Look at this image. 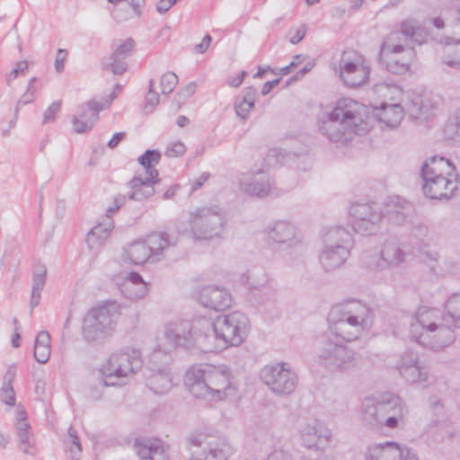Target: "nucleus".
<instances>
[{
    "label": "nucleus",
    "instance_id": "1",
    "mask_svg": "<svg viewBox=\"0 0 460 460\" xmlns=\"http://www.w3.org/2000/svg\"><path fill=\"white\" fill-rule=\"evenodd\" d=\"M367 107L349 98L336 102L333 110L324 115L319 130L331 142L346 145L355 135H366L371 128Z\"/></svg>",
    "mask_w": 460,
    "mask_h": 460
},
{
    "label": "nucleus",
    "instance_id": "2",
    "mask_svg": "<svg viewBox=\"0 0 460 460\" xmlns=\"http://www.w3.org/2000/svg\"><path fill=\"white\" fill-rule=\"evenodd\" d=\"M233 375L226 366H193L184 376V384L196 398L219 402L234 395L236 387Z\"/></svg>",
    "mask_w": 460,
    "mask_h": 460
},
{
    "label": "nucleus",
    "instance_id": "3",
    "mask_svg": "<svg viewBox=\"0 0 460 460\" xmlns=\"http://www.w3.org/2000/svg\"><path fill=\"white\" fill-rule=\"evenodd\" d=\"M456 167L443 156H432L421 166L422 190L431 199H450L458 189Z\"/></svg>",
    "mask_w": 460,
    "mask_h": 460
},
{
    "label": "nucleus",
    "instance_id": "4",
    "mask_svg": "<svg viewBox=\"0 0 460 460\" xmlns=\"http://www.w3.org/2000/svg\"><path fill=\"white\" fill-rule=\"evenodd\" d=\"M198 324L206 332L208 342L214 347V352L229 345H240L245 339L249 320L244 314L234 311L218 315L215 321L199 320Z\"/></svg>",
    "mask_w": 460,
    "mask_h": 460
},
{
    "label": "nucleus",
    "instance_id": "5",
    "mask_svg": "<svg viewBox=\"0 0 460 460\" xmlns=\"http://www.w3.org/2000/svg\"><path fill=\"white\" fill-rule=\"evenodd\" d=\"M338 338L326 333L316 345V354L321 364L332 371H346L356 367V352Z\"/></svg>",
    "mask_w": 460,
    "mask_h": 460
},
{
    "label": "nucleus",
    "instance_id": "6",
    "mask_svg": "<svg viewBox=\"0 0 460 460\" xmlns=\"http://www.w3.org/2000/svg\"><path fill=\"white\" fill-rule=\"evenodd\" d=\"M118 316V306L114 302L92 308L84 318V339L89 343L102 342L111 334Z\"/></svg>",
    "mask_w": 460,
    "mask_h": 460
},
{
    "label": "nucleus",
    "instance_id": "7",
    "mask_svg": "<svg viewBox=\"0 0 460 460\" xmlns=\"http://www.w3.org/2000/svg\"><path fill=\"white\" fill-rule=\"evenodd\" d=\"M164 337L173 347L187 349L195 348L202 352H213L214 347L208 344L206 332L199 325V330L194 331L193 324L187 320H178L166 324Z\"/></svg>",
    "mask_w": 460,
    "mask_h": 460
},
{
    "label": "nucleus",
    "instance_id": "8",
    "mask_svg": "<svg viewBox=\"0 0 460 460\" xmlns=\"http://www.w3.org/2000/svg\"><path fill=\"white\" fill-rule=\"evenodd\" d=\"M142 367L140 351L132 349L111 355L100 369L103 385L106 386L120 385L123 378L136 374Z\"/></svg>",
    "mask_w": 460,
    "mask_h": 460
},
{
    "label": "nucleus",
    "instance_id": "9",
    "mask_svg": "<svg viewBox=\"0 0 460 460\" xmlns=\"http://www.w3.org/2000/svg\"><path fill=\"white\" fill-rule=\"evenodd\" d=\"M375 314L372 308L359 301L333 305L328 314V323L344 322L347 324L368 331Z\"/></svg>",
    "mask_w": 460,
    "mask_h": 460
},
{
    "label": "nucleus",
    "instance_id": "10",
    "mask_svg": "<svg viewBox=\"0 0 460 460\" xmlns=\"http://www.w3.org/2000/svg\"><path fill=\"white\" fill-rule=\"evenodd\" d=\"M190 224L195 239L208 240L220 234L226 218L223 211L217 208H202L191 214Z\"/></svg>",
    "mask_w": 460,
    "mask_h": 460
},
{
    "label": "nucleus",
    "instance_id": "11",
    "mask_svg": "<svg viewBox=\"0 0 460 460\" xmlns=\"http://www.w3.org/2000/svg\"><path fill=\"white\" fill-rule=\"evenodd\" d=\"M285 363L265 366L261 370V379L276 395L285 396L293 394L298 385L297 375Z\"/></svg>",
    "mask_w": 460,
    "mask_h": 460
},
{
    "label": "nucleus",
    "instance_id": "12",
    "mask_svg": "<svg viewBox=\"0 0 460 460\" xmlns=\"http://www.w3.org/2000/svg\"><path fill=\"white\" fill-rule=\"evenodd\" d=\"M169 356L160 350L151 355L149 367L144 373L146 385L156 394H164L173 385L172 376L168 367Z\"/></svg>",
    "mask_w": 460,
    "mask_h": 460
},
{
    "label": "nucleus",
    "instance_id": "13",
    "mask_svg": "<svg viewBox=\"0 0 460 460\" xmlns=\"http://www.w3.org/2000/svg\"><path fill=\"white\" fill-rule=\"evenodd\" d=\"M349 215L353 230L363 235L374 234L384 217L376 203H354L349 208Z\"/></svg>",
    "mask_w": 460,
    "mask_h": 460
},
{
    "label": "nucleus",
    "instance_id": "14",
    "mask_svg": "<svg viewBox=\"0 0 460 460\" xmlns=\"http://www.w3.org/2000/svg\"><path fill=\"white\" fill-rule=\"evenodd\" d=\"M302 445L313 452V456H304L305 460H318L332 441V432L324 426L316 423L307 425L301 431Z\"/></svg>",
    "mask_w": 460,
    "mask_h": 460
},
{
    "label": "nucleus",
    "instance_id": "15",
    "mask_svg": "<svg viewBox=\"0 0 460 460\" xmlns=\"http://www.w3.org/2000/svg\"><path fill=\"white\" fill-rule=\"evenodd\" d=\"M399 37H403L404 43H417L422 44L424 41L425 34L424 30L413 20H406L401 22L400 31H393L385 42L382 45V50L388 51L391 54L402 53L403 49L402 43H395Z\"/></svg>",
    "mask_w": 460,
    "mask_h": 460
},
{
    "label": "nucleus",
    "instance_id": "16",
    "mask_svg": "<svg viewBox=\"0 0 460 460\" xmlns=\"http://www.w3.org/2000/svg\"><path fill=\"white\" fill-rule=\"evenodd\" d=\"M241 279L249 289L262 293L265 296L262 301L270 300L275 296L274 283L262 268L247 270L242 275Z\"/></svg>",
    "mask_w": 460,
    "mask_h": 460
},
{
    "label": "nucleus",
    "instance_id": "17",
    "mask_svg": "<svg viewBox=\"0 0 460 460\" xmlns=\"http://www.w3.org/2000/svg\"><path fill=\"white\" fill-rule=\"evenodd\" d=\"M199 302L206 308L221 311L231 305L232 296L226 288L210 285L201 288Z\"/></svg>",
    "mask_w": 460,
    "mask_h": 460
},
{
    "label": "nucleus",
    "instance_id": "18",
    "mask_svg": "<svg viewBox=\"0 0 460 460\" xmlns=\"http://www.w3.org/2000/svg\"><path fill=\"white\" fill-rule=\"evenodd\" d=\"M266 233L269 239L279 245L292 247L300 242L296 228L288 221L279 220L269 225Z\"/></svg>",
    "mask_w": 460,
    "mask_h": 460
},
{
    "label": "nucleus",
    "instance_id": "19",
    "mask_svg": "<svg viewBox=\"0 0 460 460\" xmlns=\"http://www.w3.org/2000/svg\"><path fill=\"white\" fill-rule=\"evenodd\" d=\"M369 74L368 66L351 61H341L340 76L343 83L350 88H357L366 84Z\"/></svg>",
    "mask_w": 460,
    "mask_h": 460
},
{
    "label": "nucleus",
    "instance_id": "20",
    "mask_svg": "<svg viewBox=\"0 0 460 460\" xmlns=\"http://www.w3.org/2000/svg\"><path fill=\"white\" fill-rule=\"evenodd\" d=\"M413 205L399 197L389 198L385 205L384 217H386L392 224L401 226L413 213Z\"/></svg>",
    "mask_w": 460,
    "mask_h": 460
},
{
    "label": "nucleus",
    "instance_id": "21",
    "mask_svg": "<svg viewBox=\"0 0 460 460\" xmlns=\"http://www.w3.org/2000/svg\"><path fill=\"white\" fill-rule=\"evenodd\" d=\"M133 447L141 460H169L167 448L157 438H137Z\"/></svg>",
    "mask_w": 460,
    "mask_h": 460
},
{
    "label": "nucleus",
    "instance_id": "22",
    "mask_svg": "<svg viewBox=\"0 0 460 460\" xmlns=\"http://www.w3.org/2000/svg\"><path fill=\"white\" fill-rule=\"evenodd\" d=\"M382 405L387 406L384 414V425L389 429L397 428L408 413L405 403L397 395L390 394L388 399L382 400Z\"/></svg>",
    "mask_w": 460,
    "mask_h": 460
},
{
    "label": "nucleus",
    "instance_id": "23",
    "mask_svg": "<svg viewBox=\"0 0 460 460\" xmlns=\"http://www.w3.org/2000/svg\"><path fill=\"white\" fill-rule=\"evenodd\" d=\"M134 47L135 41L131 38L126 39L112 52L109 62L104 64V68L110 69L115 75L125 73L128 67L125 59L131 55Z\"/></svg>",
    "mask_w": 460,
    "mask_h": 460
},
{
    "label": "nucleus",
    "instance_id": "24",
    "mask_svg": "<svg viewBox=\"0 0 460 460\" xmlns=\"http://www.w3.org/2000/svg\"><path fill=\"white\" fill-rule=\"evenodd\" d=\"M242 190L246 194L260 199L266 198L273 193V182L270 176L262 171L241 183Z\"/></svg>",
    "mask_w": 460,
    "mask_h": 460
},
{
    "label": "nucleus",
    "instance_id": "25",
    "mask_svg": "<svg viewBox=\"0 0 460 460\" xmlns=\"http://www.w3.org/2000/svg\"><path fill=\"white\" fill-rule=\"evenodd\" d=\"M454 329L457 328L452 325L451 322L446 321V315H444V318H440V322L438 323L435 330L429 332L431 333L429 343L430 349L440 350L450 345L456 340Z\"/></svg>",
    "mask_w": 460,
    "mask_h": 460
},
{
    "label": "nucleus",
    "instance_id": "26",
    "mask_svg": "<svg viewBox=\"0 0 460 460\" xmlns=\"http://www.w3.org/2000/svg\"><path fill=\"white\" fill-rule=\"evenodd\" d=\"M160 181L142 177L141 175L134 176L128 183L130 190L128 192L127 199L142 201L152 197L155 192V184Z\"/></svg>",
    "mask_w": 460,
    "mask_h": 460
},
{
    "label": "nucleus",
    "instance_id": "27",
    "mask_svg": "<svg viewBox=\"0 0 460 460\" xmlns=\"http://www.w3.org/2000/svg\"><path fill=\"white\" fill-rule=\"evenodd\" d=\"M349 254L350 252L347 246H324L319 260L326 271H332L343 265Z\"/></svg>",
    "mask_w": 460,
    "mask_h": 460
},
{
    "label": "nucleus",
    "instance_id": "28",
    "mask_svg": "<svg viewBox=\"0 0 460 460\" xmlns=\"http://www.w3.org/2000/svg\"><path fill=\"white\" fill-rule=\"evenodd\" d=\"M385 409H387V406L382 405V401L364 400L361 412L363 421L370 427L384 425Z\"/></svg>",
    "mask_w": 460,
    "mask_h": 460
},
{
    "label": "nucleus",
    "instance_id": "29",
    "mask_svg": "<svg viewBox=\"0 0 460 460\" xmlns=\"http://www.w3.org/2000/svg\"><path fill=\"white\" fill-rule=\"evenodd\" d=\"M122 293L131 300L143 298L147 293V284L139 273L129 272L122 285Z\"/></svg>",
    "mask_w": 460,
    "mask_h": 460
},
{
    "label": "nucleus",
    "instance_id": "30",
    "mask_svg": "<svg viewBox=\"0 0 460 460\" xmlns=\"http://www.w3.org/2000/svg\"><path fill=\"white\" fill-rule=\"evenodd\" d=\"M406 253L395 242H385L381 251L380 269L396 267L405 260Z\"/></svg>",
    "mask_w": 460,
    "mask_h": 460
},
{
    "label": "nucleus",
    "instance_id": "31",
    "mask_svg": "<svg viewBox=\"0 0 460 460\" xmlns=\"http://www.w3.org/2000/svg\"><path fill=\"white\" fill-rule=\"evenodd\" d=\"M233 454L227 443H215L208 446V451H193L191 460H228Z\"/></svg>",
    "mask_w": 460,
    "mask_h": 460
},
{
    "label": "nucleus",
    "instance_id": "32",
    "mask_svg": "<svg viewBox=\"0 0 460 460\" xmlns=\"http://www.w3.org/2000/svg\"><path fill=\"white\" fill-rule=\"evenodd\" d=\"M324 246H347L349 249L353 242L352 235L343 226H337L327 229L323 235Z\"/></svg>",
    "mask_w": 460,
    "mask_h": 460
},
{
    "label": "nucleus",
    "instance_id": "33",
    "mask_svg": "<svg viewBox=\"0 0 460 460\" xmlns=\"http://www.w3.org/2000/svg\"><path fill=\"white\" fill-rule=\"evenodd\" d=\"M374 111L377 119L389 127L397 126L403 117V111L400 104L383 102L380 108H374Z\"/></svg>",
    "mask_w": 460,
    "mask_h": 460
},
{
    "label": "nucleus",
    "instance_id": "34",
    "mask_svg": "<svg viewBox=\"0 0 460 460\" xmlns=\"http://www.w3.org/2000/svg\"><path fill=\"white\" fill-rule=\"evenodd\" d=\"M16 435L19 448L26 455L35 456L38 452L36 441L29 422H20L16 425Z\"/></svg>",
    "mask_w": 460,
    "mask_h": 460
},
{
    "label": "nucleus",
    "instance_id": "35",
    "mask_svg": "<svg viewBox=\"0 0 460 460\" xmlns=\"http://www.w3.org/2000/svg\"><path fill=\"white\" fill-rule=\"evenodd\" d=\"M330 335L335 336L341 341L347 343L358 340L367 330L357 328L345 323L344 322L329 323Z\"/></svg>",
    "mask_w": 460,
    "mask_h": 460
},
{
    "label": "nucleus",
    "instance_id": "36",
    "mask_svg": "<svg viewBox=\"0 0 460 460\" xmlns=\"http://www.w3.org/2000/svg\"><path fill=\"white\" fill-rule=\"evenodd\" d=\"M153 259L163 253L164 250L173 244L172 237L164 232H154L144 240Z\"/></svg>",
    "mask_w": 460,
    "mask_h": 460
},
{
    "label": "nucleus",
    "instance_id": "37",
    "mask_svg": "<svg viewBox=\"0 0 460 460\" xmlns=\"http://www.w3.org/2000/svg\"><path fill=\"white\" fill-rule=\"evenodd\" d=\"M402 52L403 53L402 58L395 57L390 58L386 64V68L389 72L395 75H404L410 70L411 64L415 59L416 52L411 47L402 50Z\"/></svg>",
    "mask_w": 460,
    "mask_h": 460
},
{
    "label": "nucleus",
    "instance_id": "38",
    "mask_svg": "<svg viewBox=\"0 0 460 460\" xmlns=\"http://www.w3.org/2000/svg\"><path fill=\"white\" fill-rule=\"evenodd\" d=\"M47 279V269L44 265H37L33 270L32 276V287H31V310L39 305L41 291L43 290Z\"/></svg>",
    "mask_w": 460,
    "mask_h": 460
},
{
    "label": "nucleus",
    "instance_id": "39",
    "mask_svg": "<svg viewBox=\"0 0 460 460\" xmlns=\"http://www.w3.org/2000/svg\"><path fill=\"white\" fill-rule=\"evenodd\" d=\"M396 442L387 441L368 446L365 453V460H393Z\"/></svg>",
    "mask_w": 460,
    "mask_h": 460
},
{
    "label": "nucleus",
    "instance_id": "40",
    "mask_svg": "<svg viewBox=\"0 0 460 460\" xmlns=\"http://www.w3.org/2000/svg\"><path fill=\"white\" fill-rule=\"evenodd\" d=\"M16 376V367L12 365L8 367L5 375L4 376V382L0 388V400L6 405L14 406L16 398L15 392L13 386V382Z\"/></svg>",
    "mask_w": 460,
    "mask_h": 460
},
{
    "label": "nucleus",
    "instance_id": "41",
    "mask_svg": "<svg viewBox=\"0 0 460 460\" xmlns=\"http://www.w3.org/2000/svg\"><path fill=\"white\" fill-rule=\"evenodd\" d=\"M126 252L130 262L136 265H142L148 261H155L144 240L132 243Z\"/></svg>",
    "mask_w": 460,
    "mask_h": 460
},
{
    "label": "nucleus",
    "instance_id": "42",
    "mask_svg": "<svg viewBox=\"0 0 460 460\" xmlns=\"http://www.w3.org/2000/svg\"><path fill=\"white\" fill-rule=\"evenodd\" d=\"M160 158L161 154L158 150L155 149H148L138 157V163L146 170V177L160 181L159 172L155 168V166L159 164Z\"/></svg>",
    "mask_w": 460,
    "mask_h": 460
},
{
    "label": "nucleus",
    "instance_id": "43",
    "mask_svg": "<svg viewBox=\"0 0 460 460\" xmlns=\"http://www.w3.org/2000/svg\"><path fill=\"white\" fill-rule=\"evenodd\" d=\"M89 106L92 110V119L90 121H85L80 119L78 116H74L72 119V123L74 125L75 132L78 134H82L91 130L95 124V122L99 119V112L103 110V106L100 104V102L96 100L89 101Z\"/></svg>",
    "mask_w": 460,
    "mask_h": 460
},
{
    "label": "nucleus",
    "instance_id": "44",
    "mask_svg": "<svg viewBox=\"0 0 460 460\" xmlns=\"http://www.w3.org/2000/svg\"><path fill=\"white\" fill-rule=\"evenodd\" d=\"M35 360L39 363H46L50 356V336L46 331L40 332L35 339L34 353Z\"/></svg>",
    "mask_w": 460,
    "mask_h": 460
},
{
    "label": "nucleus",
    "instance_id": "45",
    "mask_svg": "<svg viewBox=\"0 0 460 460\" xmlns=\"http://www.w3.org/2000/svg\"><path fill=\"white\" fill-rule=\"evenodd\" d=\"M445 314L440 313L435 308H420L417 312L416 318L417 322L421 327L428 332L435 330L440 318H444Z\"/></svg>",
    "mask_w": 460,
    "mask_h": 460
},
{
    "label": "nucleus",
    "instance_id": "46",
    "mask_svg": "<svg viewBox=\"0 0 460 460\" xmlns=\"http://www.w3.org/2000/svg\"><path fill=\"white\" fill-rule=\"evenodd\" d=\"M400 375L408 383L411 384L420 383L427 386L426 383L429 381V370L426 367L421 366L420 362L409 368L403 367Z\"/></svg>",
    "mask_w": 460,
    "mask_h": 460
},
{
    "label": "nucleus",
    "instance_id": "47",
    "mask_svg": "<svg viewBox=\"0 0 460 460\" xmlns=\"http://www.w3.org/2000/svg\"><path fill=\"white\" fill-rule=\"evenodd\" d=\"M446 321L460 328V293L453 294L446 303Z\"/></svg>",
    "mask_w": 460,
    "mask_h": 460
},
{
    "label": "nucleus",
    "instance_id": "48",
    "mask_svg": "<svg viewBox=\"0 0 460 460\" xmlns=\"http://www.w3.org/2000/svg\"><path fill=\"white\" fill-rule=\"evenodd\" d=\"M63 442L66 451L70 452L72 460H79L82 446L77 432L73 427L68 429V434Z\"/></svg>",
    "mask_w": 460,
    "mask_h": 460
},
{
    "label": "nucleus",
    "instance_id": "49",
    "mask_svg": "<svg viewBox=\"0 0 460 460\" xmlns=\"http://www.w3.org/2000/svg\"><path fill=\"white\" fill-rule=\"evenodd\" d=\"M419 363V356L418 353L414 352L411 349H406L403 351L395 364V368L400 372L403 367L409 368L413 365Z\"/></svg>",
    "mask_w": 460,
    "mask_h": 460
},
{
    "label": "nucleus",
    "instance_id": "50",
    "mask_svg": "<svg viewBox=\"0 0 460 460\" xmlns=\"http://www.w3.org/2000/svg\"><path fill=\"white\" fill-rule=\"evenodd\" d=\"M178 84V76L171 71L164 73L160 80L162 93L170 94Z\"/></svg>",
    "mask_w": 460,
    "mask_h": 460
},
{
    "label": "nucleus",
    "instance_id": "51",
    "mask_svg": "<svg viewBox=\"0 0 460 460\" xmlns=\"http://www.w3.org/2000/svg\"><path fill=\"white\" fill-rule=\"evenodd\" d=\"M155 87V80H149V89L146 97V103L144 106V111L146 113H151L155 107L159 103V94L154 90Z\"/></svg>",
    "mask_w": 460,
    "mask_h": 460
},
{
    "label": "nucleus",
    "instance_id": "52",
    "mask_svg": "<svg viewBox=\"0 0 460 460\" xmlns=\"http://www.w3.org/2000/svg\"><path fill=\"white\" fill-rule=\"evenodd\" d=\"M205 438L206 436L202 433H191L186 438V447L190 452V458L193 451H199Z\"/></svg>",
    "mask_w": 460,
    "mask_h": 460
},
{
    "label": "nucleus",
    "instance_id": "53",
    "mask_svg": "<svg viewBox=\"0 0 460 460\" xmlns=\"http://www.w3.org/2000/svg\"><path fill=\"white\" fill-rule=\"evenodd\" d=\"M28 71V62L26 60L19 61L15 66L5 76L6 84L8 85L16 79L20 75H23Z\"/></svg>",
    "mask_w": 460,
    "mask_h": 460
},
{
    "label": "nucleus",
    "instance_id": "54",
    "mask_svg": "<svg viewBox=\"0 0 460 460\" xmlns=\"http://www.w3.org/2000/svg\"><path fill=\"white\" fill-rule=\"evenodd\" d=\"M254 107L253 104L245 102L243 101L239 100V97H236L234 102V110L236 115L243 120L246 119L251 112V110Z\"/></svg>",
    "mask_w": 460,
    "mask_h": 460
},
{
    "label": "nucleus",
    "instance_id": "55",
    "mask_svg": "<svg viewBox=\"0 0 460 460\" xmlns=\"http://www.w3.org/2000/svg\"><path fill=\"white\" fill-rule=\"evenodd\" d=\"M61 103L62 102L60 100L55 101L48 107L43 114V124H47L55 120L56 115L61 110Z\"/></svg>",
    "mask_w": 460,
    "mask_h": 460
},
{
    "label": "nucleus",
    "instance_id": "56",
    "mask_svg": "<svg viewBox=\"0 0 460 460\" xmlns=\"http://www.w3.org/2000/svg\"><path fill=\"white\" fill-rule=\"evenodd\" d=\"M36 93H37V92H34L33 90H31V88H30V89H27L26 92L21 96V98L18 100L16 106L14 108L15 119L18 118L20 107L22 105L32 103L36 98Z\"/></svg>",
    "mask_w": 460,
    "mask_h": 460
},
{
    "label": "nucleus",
    "instance_id": "57",
    "mask_svg": "<svg viewBox=\"0 0 460 460\" xmlns=\"http://www.w3.org/2000/svg\"><path fill=\"white\" fill-rule=\"evenodd\" d=\"M186 151L185 145L182 142L177 141L172 143L165 151V155L168 157H176L182 155Z\"/></svg>",
    "mask_w": 460,
    "mask_h": 460
},
{
    "label": "nucleus",
    "instance_id": "58",
    "mask_svg": "<svg viewBox=\"0 0 460 460\" xmlns=\"http://www.w3.org/2000/svg\"><path fill=\"white\" fill-rule=\"evenodd\" d=\"M92 234L96 235V238L99 240L105 241L111 233V225L107 226L106 225L99 224L93 227L91 230Z\"/></svg>",
    "mask_w": 460,
    "mask_h": 460
},
{
    "label": "nucleus",
    "instance_id": "59",
    "mask_svg": "<svg viewBox=\"0 0 460 460\" xmlns=\"http://www.w3.org/2000/svg\"><path fill=\"white\" fill-rule=\"evenodd\" d=\"M127 200V196L125 195H117L114 197L113 199V202H114V205L112 207H110L107 210H106V215L108 217H112V215L118 211L121 206H123L125 204Z\"/></svg>",
    "mask_w": 460,
    "mask_h": 460
},
{
    "label": "nucleus",
    "instance_id": "60",
    "mask_svg": "<svg viewBox=\"0 0 460 460\" xmlns=\"http://www.w3.org/2000/svg\"><path fill=\"white\" fill-rule=\"evenodd\" d=\"M67 51L63 49H58L55 59V69L58 73L64 71V65L66 59Z\"/></svg>",
    "mask_w": 460,
    "mask_h": 460
},
{
    "label": "nucleus",
    "instance_id": "61",
    "mask_svg": "<svg viewBox=\"0 0 460 460\" xmlns=\"http://www.w3.org/2000/svg\"><path fill=\"white\" fill-rule=\"evenodd\" d=\"M257 95V90L253 86H248L243 89V96H238L239 100L254 105Z\"/></svg>",
    "mask_w": 460,
    "mask_h": 460
},
{
    "label": "nucleus",
    "instance_id": "62",
    "mask_svg": "<svg viewBox=\"0 0 460 460\" xmlns=\"http://www.w3.org/2000/svg\"><path fill=\"white\" fill-rule=\"evenodd\" d=\"M313 68V65L308 63L302 69L297 71L294 75H292L286 83V85H289L294 82H296L302 79L305 75H306Z\"/></svg>",
    "mask_w": 460,
    "mask_h": 460
},
{
    "label": "nucleus",
    "instance_id": "63",
    "mask_svg": "<svg viewBox=\"0 0 460 460\" xmlns=\"http://www.w3.org/2000/svg\"><path fill=\"white\" fill-rule=\"evenodd\" d=\"M178 0H160L156 4V11L163 14L169 11Z\"/></svg>",
    "mask_w": 460,
    "mask_h": 460
},
{
    "label": "nucleus",
    "instance_id": "64",
    "mask_svg": "<svg viewBox=\"0 0 460 460\" xmlns=\"http://www.w3.org/2000/svg\"><path fill=\"white\" fill-rule=\"evenodd\" d=\"M266 460H290V455L282 449L272 451Z\"/></svg>",
    "mask_w": 460,
    "mask_h": 460
}]
</instances>
